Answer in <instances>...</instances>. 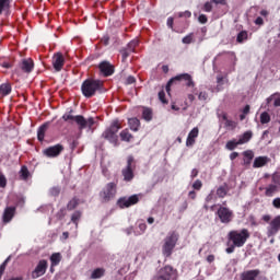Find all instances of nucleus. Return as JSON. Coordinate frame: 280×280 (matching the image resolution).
<instances>
[{"instance_id":"nucleus-17","label":"nucleus","mask_w":280,"mask_h":280,"mask_svg":"<svg viewBox=\"0 0 280 280\" xmlns=\"http://www.w3.org/2000/svg\"><path fill=\"white\" fill-rule=\"evenodd\" d=\"M62 152V145L57 144L44 150V154L49 158L58 156Z\"/></svg>"},{"instance_id":"nucleus-62","label":"nucleus","mask_w":280,"mask_h":280,"mask_svg":"<svg viewBox=\"0 0 280 280\" xmlns=\"http://www.w3.org/2000/svg\"><path fill=\"white\" fill-rule=\"evenodd\" d=\"M147 228H148V226L145 225V223H140V224H139V229H140V231H141L142 233L145 231Z\"/></svg>"},{"instance_id":"nucleus-25","label":"nucleus","mask_w":280,"mask_h":280,"mask_svg":"<svg viewBox=\"0 0 280 280\" xmlns=\"http://www.w3.org/2000/svg\"><path fill=\"white\" fill-rule=\"evenodd\" d=\"M10 93H12V86L10 85V83H2L0 85V95H10Z\"/></svg>"},{"instance_id":"nucleus-55","label":"nucleus","mask_w":280,"mask_h":280,"mask_svg":"<svg viewBox=\"0 0 280 280\" xmlns=\"http://www.w3.org/2000/svg\"><path fill=\"white\" fill-rule=\"evenodd\" d=\"M212 3H215L217 5H225L226 4V0H211Z\"/></svg>"},{"instance_id":"nucleus-58","label":"nucleus","mask_w":280,"mask_h":280,"mask_svg":"<svg viewBox=\"0 0 280 280\" xmlns=\"http://www.w3.org/2000/svg\"><path fill=\"white\" fill-rule=\"evenodd\" d=\"M250 113V105H246L243 109V115H248Z\"/></svg>"},{"instance_id":"nucleus-20","label":"nucleus","mask_w":280,"mask_h":280,"mask_svg":"<svg viewBox=\"0 0 280 280\" xmlns=\"http://www.w3.org/2000/svg\"><path fill=\"white\" fill-rule=\"evenodd\" d=\"M21 69L25 73H32V70L34 69V60L32 59H24L21 63Z\"/></svg>"},{"instance_id":"nucleus-46","label":"nucleus","mask_w":280,"mask_h":280,"mask_svg":"<svg viewBox=\"0 0 280 280\" xmlns=\"http://www.w3.org/2000/svg\"><path fill=\"white\" fill-rule=\"evenodd\" d=\"M223 119L226 120L225 125L229 126L230 128H235L236 124L235 121L226 119V114L223 115Z\"/></svg>"},{"instance_id":"nucleus-19","label":"nucleus","mask_w":280,"mask_h":280,"mask_svg":"<svg viewBox=\"0 0 280 280\" xmlns=\"http://www.w3.org/2000/svg\"><path fill=\"white\" fill-rule=\"evenodd\" d=\"M270 163V158L268 156H258L254 160L253 167L258 168V167H264L265 165H268Z\"/></svg>"},{"instance_id":"nucleus-22","label":"nucleus","mask_w":280,"mask_h":280,"mask_svg":"<svg viewBox=\"0 0 280 280\" xmlns=\"http://www.w3.org/2000/svg\"><path fill=\"white\" fill-rule=\"evenodd\" d=\"M253 139V131H246L241 135L237 139L240 145H244V143H248Z\"/></svg>"},{"instance_id":"nucleus-3","label":"nucleus","mask_w":280,"mask_h":280,"mask_svg":"<svg viewBox=\"0 0 280 280\" xmlns=\"http://www.w3.org/2000/svg\"><path fill=\"white\" fill-rule=\"evenodd\" d=\"M100 89H102V81L91 79L85 80L81 86L84 97H93Z\"/></svg>"},{"instance_id":"nucleus-6","label":"nucleus","mask_w":280,"mask_h":280,"mask_svg":"<svg viewBox=\"0 0 280 280\" xmlns=\"http://www.w3.org/2000/svg\"><path fill=\"white\" fill-rule=\"evenodd\" d=\"M152 280H176V270L171 266L160 269Z\"/></svg>"},{"instance_id":"nucleus-38","label":"nucleus","mask_w":280,"mask_h":280,"mask_svg":"<svg viewBox=\"0 0 280 280\" xmlns=\"http://www.w3.org/2000/svg\"><path fill=\"white\" fill-rule=\"evenodd\" d=\"M217 195L219 196V198H224V196H226V187L221 186L217 189Z\"/></svg>"},{"instance_id":"nucleus-53","label":"nucleus","mask_w":280,"mask_h":280,"mask_svg":"<svg viewBox=\"0 0 280 280\" xmlns=\"http://www.w3.org/2000/svg\"><path fill=\"white\" fill-rule=\"evenodd\" d=\"M275 209H280V198H276L272 201Z\"/></svg>"},{"instance_id":"nucleus-50","label":"nucleus","mask_w":280,"mask_h":280,"mask_svg":"<svg viewBox=\"0 0 280 280\" xmlns=\"http://www.w3.org/2000/svg\"><path fill=\"white\" fill-rule=\"evenodd\" d=\"M159 100L162 102V104H167V101L165 100V92L161 91L159 93Z\"/></svg>"},{"instance_id":"nucleus-43","label":"nucleus","mask_w":280,"mask_h":280,"mask_svg":"<svg viewBox=\"0 0 280 280\" xmlns=\"http://www.w3.org/2000/svg\"><path fill=\"white\" fill-rule=\"evenodd\" d=\"M192 188H195L197 191H200V189H202V182L200 179L195 180Z\"/></svg>"},{"instance_id":"nucleus-28","label":"nucleus","mask_w":280,"mask_h":280,"mask_svg":"<svg viewBox=\"0 0 280 280\" xmlns=\"http://www.w3.org/2000/svg\"><path fill=\"white\" fill-rule=\"evenodd\" d=\"M62 260V255L60 253H55L50 256L51 266H58L60 261Z\"/></svg>"},{"instance_id":"nucleus-59","label":"nucleus","mask_w":280,"mask_h":280,"mask_svg":"<svg viewBox=\"0 0 280 280\" xmlns=\"http://www.w3.org/2000/svg\"><path fill=\"white\" fill-rule=\"evenodd\" d=\"M255 24H256V25H264V19L257 18V19L255 20Z\"/></svg>"},{"instance_id":"nucleus-56","label":"nucleus","mask_w":280,"mask_h":280,"mask_svg":"<svg viewBox=\"0 0 280 280\" xmlns=\"http://www.w3.org/2000/svg\"><path fill=\"white\" fill-rule=\"evenodd\" d=\"M213 261H215V256L209 255V256L207 257V262H208V264H213Z\"/></svg>"},{"instance_id":"nucleus-45","label":"nucleus","mask_w":280,"mask_h":280,"mask_svg":"<svg viewBox=\"0 0 280 280\" xmlns=\"http://www.w3.org/2000/svg\"><path fill=\"white\" fill-rule=\"evenodd\" d=\"M8 185V179L5 178V175L0 173V187H5Z\"/></svg>"},{"instance_id":"nucleus-12","label":"nucleus","mask_w":280,"mask_h":280,"mask_svg":"<svg viewBox=\"0 0 280 280\" xmlns=\"http://www.w3.org/2000/svg\"><path fill=\"white\" fill-rule=\"evenodd\" d=\"M139 202V196L132 195L129 198H121L118 200V207L120 209H127L128 207H132V205H137Z\"/></svg>"},{"instance_id":"nucleus-33","label":"nucleus","mask_w":280,"mask_h":280,"mask_svg":"<svg viewBox=\"0 0 280 280\" xmlns=\"http://www.w3.org/2000/svg\"><path fill=\"white\" fill-rule=\"evenodd\" d=\"M10 8V0H0V14Z\"/></svg>"},{"instance_id":"nucleus-34","label":"nucleus","mask_w":280,"mask_h":280,"mask_svg":"<svg viewBox=\"0 0 280 280\" xmlns=\"http://www.w3.org/2000/svg\"><path fill=\"white\" fill-rule=\"evenodd\" d=\"M142 117L145 121H150L152 119V110L150 108H144L142 112Z\"/></svg>"},{"instance_id":"nucleus-18","label":"nucleus","mask_w":280,"mask_h":280,"mask_svg":"<svg viewBox=\"0 0 280 280\" xmlns=\"http://www.w3.org/2000/svg\"><path fill=\"white\" fill-rule=\"evenodd\" d=\"M100 71L101 73H103V75H113L114 73V69H113V65H110V62L107 61H103L100 63Z\"/></svg>"},{"instance_id":"nucleus-11","label":"nucleus","mask_w":280,"mask_h":280,"mask_svg":"<svg viewBox=\"0 0 280 280\" xmlns=\"http://www.w3.org/2000/svg\"><path fill=\"white\" fill-rule=\"evenodd\" d=\"M135 162V159L132 156H129L127 160V166L122 170V176L125 180H132L135 178V173L132 172V163Z\"/></svg>"},{"instance_id":"nucleus-42","label":"nucleus","mask_w":280,"mask_h":280,"mask_svg":"<svg viewBox=\"0 0 280 280\" xmlns=\"http://www.w3.org/2000/svg\"><path fill=\"white\" fill-rule=\"evenodd\" d=\"M81 215H82V213H80V212H74L72 214L71 221L75 223V226H78V220H80Z\"/></svg>"},{"instance_id":"nucleus-40","label":"nucleus","mask_w":280,"mask_h":280,"mask_svg":"<svg viewBox=\"0 0 280 280\" xmlns=\"http://www.w3.org/2000/svg\"><path fill=\"white\" fill-rule=\"evenodd\" d=\"M194 40V35L189 34L187 36H185L182 40V43H184V45H190V43Z\"/></svg>"},{"instance_id":"nucleus-35","label":"nucleus","mask_w":280,"mask_h":280,"mask_svg":"<svg viewBox=\"0 0 280 280\" xmlns=\"http://www.w3.org/2000/svg\"><path fill=\"white\" fill-rule=\"evenodd\" d=\"M260 122L261 124H270V114H268L267 112H264L260 115Z\"/></svg>"},{"instance_id":"nucleus-51","label":"nucleus","mask_w":280,"mask_h":280,"mask_svg":"<svg viewBox=\"0 0 280 280\" xmlns=\"http://www.w3.org/2000/svg\"><path fill=\"white\" fill-rule=\"evenodd\" d=\"M198 21H199V23H202V24L207 23V21H208L207 15L200 14L198 18Z\"/></svg>"},{"instance_id":"nucleus-14","label":"nucleus","mask_w":280,"mask_h":280,"mask_svg":"<svg viewBox=\"0 0 280 280\" xmlns=\"http://www.w3.org/2000/svg\"><path fill=\"white\" fill-rule=\"evenodd\" d=\"M198 135H200V129L198 127L192 128L186 139V147L194 148L196 144V139H198Z\"/></svg>"},{"instance_id":"nucleus-13","label":"nucleus","mask_w":280,"mask_h":280,"mask_svg":"<svg viewBox=\"0 0 280 280\" xmlns=\"http://www.w3.org/2000/svg\"><path fill=\"white\" fill-rule=\"evenodd\" d=\"M45 272H47V260H40L32 272V278L38 279V277H43Z\"/></svg>"},{"instance_id":"nucleus-1","label":"nucleus","mask_w":280,"mask_h":280,"mask_svg":"<svg viewBox=\"0 0 280 280\" xmlns=\"http://www.w3.org/2000/svg\"><path fill=\"white\" fill-rule=\"evenodd\" d=\"M62 119L63 121H75V124L79 126V130H84V128L93 130V126H95V118L93 117L85 119L84 116H73L71 113H68L62 116Z\"/></svg>"},{"instance_id":"nucleus-41","label":"nucleus","mask_w":280,"mask_h":280,"mask_svg":"<svg viewBox=\"0 0 280 280\" xmlns=\"http://www.w3.org/2000/svg\"><path fill=\"white\" fill-rule=\"evenodd\" d=\"M8 261H10V257H8L3 261L2 266H0V279H1V277H3V272H5V266H8Z\"/></svg>"},{"instance_id":"nucleus-29","label":"nucleus","mask_w":280,"mask_h":280,"mask_svg":"<svg viewBox=\"0 0 280 280\" xmlns=\"http://www.w3.org/2000/svg\"><path fill=\"white\" fill-rule=\"evenodd\" d=\"M45 132H47V125H43L37 130V138L38 141H44L45 139Z\"/></svg>"},{"instance_id":"nucleus-64","label":"nucleus","mask_w":280,"mask_h":280,"mask_svg":"<svg viewBox=\"0 0 280 280\" xmlns=\"http://www.w3.org/2000/svg\"><path fill=\"white\" fill-rule=\"evenodd\" d=\"M262 220H264V222H270V220H271L270 214H265L262 217Z\"/></svg>"},{"instance_id":"nucleus-47","label":"nucleus","mask_w":280,"mask_h":280,"mask_svg":"<svg viewBox=\"0 0 280 280\" xmlns=\"http://www.w3.org/2000/svg\"><path fill=\"white\" fill-rule=\"evenodd\" d=\"M75 207H78V199L70 200L68 203V209H75Z\"/></svg>"},{"instance_id":"nucleus-16","label":"nucleus","mask_w":280,"mask_h":280,"mask_svg":"<svg viewBox=\"0 0 280 280\" xmlns=\"http://www.w3.org/2000/svg\"><path fill=\"white\" fill-rule=\"evenodd\" d=\"M258 275H261L259 269L247 270L241 275V280H257Z\"/></svg>"},{"instance_id":"nucleus-24","label":"nucleus","mask_w":280,"mask_h":280,"mask_svg":"<svg viewBox=\"0 0 280 280\" xmlns=\"http://www.w3.org/2000/svg\"><path fill=\"white\" fill-rule=\"evenodd\" d=\"M243 156H244V164L250 165V161H253V159L255 158V153H253V151L250 150H247L243 152Z\"/></svg>"},{"instance_id":"nucleus-32","label":"nucleus","mask_w":280,"mask_h":280,"mask_svg":"<svg viewBox=\"0 0 280 280\" xmlns=\"http://www.w3.org/2000/svg\"><path fill=\"white\" fill-rule=\"evenodd\" d=\"M102 277H104V269L102 268L95 269L91 275V279H102Z\"/></svg>"},{"instance_id":"nucleus-4","label":"nucleus","mask_w":280,"mask_h":280,"mask_svg":"<svg viewBox=\"0 0 280 280\" xmlns=\"http://www.w3.org/2000/svg\"><path fill=\"white\" fill-rule=\"evenodd\" d=\"M119 130H121V124L119 120H114L110 127L104 131L103 137L104 139H107L109 143L117 145V142L119 141L117 132H119Z\"/></svg>"},{"instance_id":"nucleus-61","label":"nucleus","mask_w":280,"mask_h":280,"mask_svg":"<svg viewBox=\"0 0 280 280\" xmlns=\"http://www.w3.org/2000/svg\"><path fill=\"white\" fill-rule=\"evenodd\" d=\"M189 198H191V200H196V191L191 190L188 194Z\"/></svg>"},{"instance_id":"nucleus-8","label":"nucleus","mask_w":280,"mask_h":280,"mask_svg":"<svg viewBox=\"0 0 280 280\" xmlns=\"http://www.w3.org/2000/svg\"><path fill=\"white\" fill-rule=\"evenodd\" d=\"M280 231V214L275 217L270 222L269 226L267 228V235L268 237H272L277 235Z\"/></svg>"},{"instance_id":"nucleus-2","label":"nucleus","mask_w":280,"mask_h":280,"mask_svg":"<svg viewBox=\"0 0 280 280\" xmlns=\"http://www.w3.org/2000/svg\"><path fill=\"white\" fill-rule=\"evenodd\" d=\"M228 237L234 246L242 248L248 241V237H250V233L246 229L234 230L228 234Z\"/></svg>"},{"instance_id":"nucleus-48","label":"nucleus","mask_w":280,"mask_h":280,"mask_svg":"<svg viewBox=\"0 0 280 280\" xmlns=\"http://www.w3.org/2000/svg\"><path fill=\"white\" fill-rule=\"evenodd\" d=\"M271 98L275 100L273 102L275 106H280V94H275L273 96H271Z\"/></svg>"},{"instance_id":"nucleus-7","label":"nucleus","mask_w":280,"mask_h":280,"mask_svg":"<svg viewBox=\"0 0 280 280\" xmlns=\"http://www.w3.org/2000/svg\"><path fill=\"white\" fill-rule=\"evenodd\" d=\"M117 194V184L108 183L103 190L101 191V198L104 202H108V200H113Z\"/></svg>"},{"instance_id":"nucleus-27","label":"nucleus","mask_w":280,"mask_h":280,"mask_svg":"<svg viewBox=\"0 0 280 280\" xmlns=\"http://www.w3.org/2000/svg\"><path fill=\"white\" fill-rule=\"evenodd\" d=\"M120 139L121 141L130 143V141H132V133L128 129H125L120 132Z\"/></svg>"},{"instance_id":"nucleus-49","label":"nucleus","mask_w":280,"mask_h":280,"mask_svg":"<svg viewBox=\"0 0 280 280\" xmlns=\"http://www.w3.org/2000/svg\"><path fill=\"white\" fill-rule=\"evenodd\" d=\"M135 82H137V80L135 79V77L129 75L127 77L125 84H135Z\"/></svg>"},{"instance_id":"nucleus-23","label":"nucleus","mask_w":280,"mask_h":280,"mask_svg":"<svg viewBox=\"0 0 280 280\" xmlns=\"http://www.w3.org/2000/svg\"><path fill=\"white\" fill-rule=\"evenodd\" d=\"M277 191H279V186L275 185V184H271L269 186H267L265 188V195L268 197V198H272L273 195L277 194Z\"/></svg>"},{"instance_id":"nucleus-31","label":"nucleus","mask_w":280,"mask_h":280,"mask_svg":"<svg viewBox=\"0 0 280 280\" xmlns=\"http://www.w3.org/2000/svg\"><path fill=\"white\" fill-rule=\"evenodd\" d=\"M20 177L22 178V180H27V178H30V171L27 170V166L21 167Z\"/></svg>"},{"instance_id":"nucleus-44","label":"nucleus","mask_w":280,"mask_h":280,"mask_svg":"<svg viewBox=\"0 0 280 280\" xmlns=\"http://www.w3.org/2000/svg\"><path fill=\"white\" fill-rule=\"evenodd\" d=\"M213 10V4L211 2H206L203 4V12H211Z\"/></svg>"},{"instance_id":"nucleus-10","label":"nucleus","mask_w":280,"mask_h":280,"mask_svg":"<svg viewBox=\"0 0 280 280\" xmlns=\"http://www.w3.org/2000/svg\"><path fill=\"white\" fill-rule=\"evenodd\" d=\"M180 80H184L186 82V86H194V81H191V75H189L187 73L179 74L168 81V83L166 85L167 93H170V86H172V84H174V82H176V81L179 82Z\"/></svg>"},{"instance_id":"nucleus-5","label":"nucleus","mask_w":280,"mask_h":280,"mask_svg":"<svg viewBox=\"0 0 280 280\" xmlns=\"http://www.w3.org/2000/svg\"><path fill=\"white\" fill-rule=\"evenodd\" d=\"M177 242H178V233L176 232L168 233L164 238V244L162 247L163 255H165L166 257H170L174 248H176Z\"/></svg>"},{"instance_id":"nucleus-30","label":"nucleus","mask_w":280,"mask_h":280,"mask_svg":"<svg viewBox=\"0 0 280 280\" xmlns=\"http://www.w3.org/2000/svg\"><path fill=\"white\" fill-rule=\"evenodd\" d=\"M240 145V142L237 139H233L226 142L225 148L226 150H235Z\"/></svg>"},{"instance_id":"nucleus-9","label":"nucleus","mask_w":280,"mask_h":280,"mask_svg":"<svg viewBox=\"0 0 280 280\" xmlns=\"http://www.w3.org/2000/svg\"><path fill=\"white\" fill-rule=\"evenodd\" d=\"M217 213L223 224H229L233 220V211L226 207L219 208Z\"/></svg>"},{"instance_id":"nucleus-39","label":"nucleus","mask_w":280,"mask_h":280,"mask_svg":"<svg viewBox=\"0 0 280 280\" xmlns=\"http://www.w3.org/2000/svg\"><path fill=\"white\" fill-rule=\"evenodd\" d=\"M139 45V39H133L128 44V51H135V47Z\"/></svg>"},{"instance_id":"nucleus-36","label":"nucleus","mask_w":280,"mask_h":280,"mask_svg":"<svg viewBox=\"0 0 280 280\" xmlns=\"http://www.w3.org/2000/svg\"><path fill=\"white\" fill-rule=\"evenodd\" d=\"M246 38H248V33L246 31H242L241 33H238V35H237L238 43H244V40H246Z\"/></svg>"},{"instance_id":"nucleus-52","label":"nucleus","mask_w":280,"mask_h":280,"mask_svg":"<svg viewBox=\"0 0 280 280\" xmlns=\"http://www.w3.org/2000/svg\"><path fill=\"white\" fill-rule=\"evenodd\" d=\"M198 97H199V100L205 102V101H207L209 95L206 92H200Z\"/></svg>"},{"instance_id":"nucleus-37","label":"nucleus","mask_w":280,"mask_h":280,"mask_svg":"<svg viewBox=\"0 0 280 280\" xmlns=\"http://www.w3.org/2000/svg\"><path fill=\"white\" fill-rule=\"evenodd\" d=\"M222 84H224V77L218 75L217 77V89L218 91H222Z\"/></svg>"},{"instance_id":"nucleus-15","label":"nucleus","mask_w":280,"mask_h":280,"mask_svg":"<svg viewBox=\"0 0 280 280\" xmlns=\"http://www.w3.org/2000/svg\"><path fill=\"white\" fill-rule=\"evenodd\" d=\"M52 67L57 71H62V67H65V57L62 54L57 52L52 57Z\"/></svg>"},{"instance_id":"nucleus-60","label":"nucleus","mask_w":280,"mask_h":280,"mask_svg":"<svg viewBox=\"0 0 280 280\" xmlns=\"http://www.w3.org/2000/svg\"><path fill=\"white\" fill-rule=\"evenodd\" d=\"M167 25H168L170 27H174V18H168V19H167Z\"/></svg>"},{"instance_id":"nucleus-21","label":"nucleus","mask_w":280,"mask_h":280,"mask_svg":"<svg viewBox=\"0 0 280 280\" xmlns=\"http://www.w3.org/2000/svg\"><path fill=\"white\" fill-rule=\"evenodd\" d=\"M14 213H15L14 207L7 208L2 215L3 222H5V223L10 222L14 218Z\"/></svg>"},{"instance_id":"nucleus-54","label":"nucleus","mask_w":280,"mask_h":280,"mask_svg":"<svg viewBox=\"0 0 280 280\" xmlns=\"http://www.w3.org/2000/svg\"><path fill=\"white\" fill-rule=\"evenodd\" d=\"M179 16L180 18L185 16L186 19H189L191 16V12L190 11L180 12Z\"/></svg>"},{"instance_id":"nucleus-63","label":"nucleus","mask_w":280,"mask_h":280,"mask_svg":"<svg viewBox=\"0 0 280 280\" xmlns=\"http://www.w3.org/2000/svg\"><path fill=\"white\" fill-rule=\"evenodd\" d=\"M191 178H196V176H198V171L196 168H194L191 171V174H190Z\"/></svg>"},{"instance_id":"nucleus-57","label":"nucleus","mask_w":280,"mask_h":280,"mask_svg":"<svg viewBox=\"0 0 280 280\" xmlns=\"http://www.w3.org/2000/svg\"><path fill=\"white\" fill-rule=\"evenodd\" d=\"M237 156H240V153H237V152H233L230 154L231 161H235V159H237Z\"/></svg>"},{"instance_id":"nucleus-26","label":"nucleus","mask_w":280,"mask_h":280,"mask_svg":"<svg viewBox=\"0 0 280 280\" xmlns=\"http://www.w3.org/2000/svg\"><path fill=\"white\" fill-rule=\"evenodd\" d=\"M128 122H129V128L133 130V132H137V130H139V127L141 126V122L137 118H130Z\"/></svg>"}]
</instances>
